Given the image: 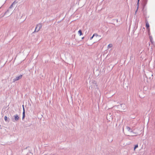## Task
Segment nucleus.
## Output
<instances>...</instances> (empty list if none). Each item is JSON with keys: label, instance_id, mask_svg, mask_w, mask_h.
<instances>
[{"label": "nucleus", "instance_id": "f257e3e1", "mask_svg": "<svg viewBox=\"0 0 155 155\" xmlns=\"http://www.w3.org/2000/svg\"><path fill=\"white\" fill-rule=\"evenodd\" d=\"M42 25L41 23L37 24L35 27V30L33 33L38 31L40 29L42 28Z\"/></svg>", "mask_w": 155, "mask_h": 155}, {"label": "nucleus", "instance_id": "f03ea898", "mask_svg": "<svg viewBox=\"0 0 155 155\" xmlns=\"http://www.w3.org/2000/svg\"><path fill=\"white\" fill-rule=\"evenodd\" d=\"M22 75L21 74H20L19 76H16L13 79V82H14L15 81L19 80L22 78Z\"/></svg>", "mask_w": 155, "mask_h": 155}, {"label": "nucleus", "instance_id": "7ed1b4c3", "mask_svg": "<svg viewBox=\"0 0 155 155\" xmlns=\"http://www.w3.org/2000/svg\"><path fill=\"white\" fill-rule=\"evenodd\" d=\"M117 107L119 109L120 108V107L122 108L121 110L123 111H124L126 108V106L125 104H121L120 105H118Z\"/></svg>", "mask_w": 155, "mask_h": 155}, {"label": "nucleus", "instance_id": "20e7f679", "mask_svg": "<svg viewBox=\"0 0 155 155\" xmlns=\"http://www.w3.org/2000/svg\"><path fill=\"white\" fill-rule=\"evenodd\" d=\"M14 117L15 118V120L17 121L19 119V117L17 114H16L14 116Z\"/></svg>", "mask_w": 155, "mask_h": 155}, {"label": "nucleus", "instance_id": "39448f33", "mask_svg": "<svg viewBox=\"0 0 155 155\" xmlns=\"http://www.w3.org/2000/svg\"><path fill=\"white\" fill-rule=\"evenodd\" d=\"M126 129L128 131L130 132H133V130L130 127L128 126H127L126 127Z\"/></svg>", "mask_w": 155, "mask_h": 155}, {"label": "nucleus", "instance_id": "423d86ee", "mask_svg": "<svg viewBox=\"0 0 155 155\" xmlns=\"http://www.w3.org/2000/svg\"><path fill=\"white\" fill-rule=\"evenodd\" d=\"M22 115H23V116H22V120H23L25 117V110L24 108H23V110Z\"/></svg>", "mask_w": 155, "mask_h": 155}, {"label": "nucleus", "instance_id": "0eeeda50", "mask_svg": "<svg viewBox=\"0 0 155 155\" xmlns=\"http://www.w3.org/2000/svg\"><path fill=\"white\" fill-rule=\"evenodd\" d=\"M147 1L148 0H143V2L144 5H146Z\"/></svg>", "mask_w": 155, "mask_h": 155}, {"label": "nucleus", "instance_id": "6e6552de", "mask_svg": "<svg viewBox=\"0 0 155 155\" xmlns=\"http://www.w3.org/2000/svg\"><path fill=\"white\" fill-rule=\"evenodd\" d=\"M146 27L147 29L149 28V23H148V22H147L146 23Z\"/></svg>", "mask_w": 155, "mask_h": 155}, {"label": "nucleus", "instance_id": "1a4fd4ad", "mask_svg": "<svg viewBox=\"0 0 155 155\" xmlns=\"http://www.w3.org/2000/svg\"><path fill=\"white\" fill-rule=\"evenodd\" d=\"M15 2H14L12 3L11 5L10 6L9 9H11L12 8L13 5L15 4Z\"/></svg>", "mask_w": 155, "mask_h": 155}, {"label": "nucleus", "instance_id": "9d476101", "mask_svg": "<svg viewBox=\"0 0 155 155\" xmlns=\"http://www.w3.org/2000/svg\"><path fill=\"white\" fill-rule=\"evenodd\" d=\"M150 41L151 42V43L153 44V38L152 36H150Z\"/></svg>", "mask_w": 155, "mask_h": 155}, {"label": "nucleus", "instance_id": "9b49d317", "mask_svg": "<svg viewBox=\"0 0 155 155\" xmlns=\"http://www.w3.org/2000/svg\"><path fill=\"white\" fill-rule=\"evenodd\" d=\"M78 34L80 35H82V32L81 30H80L78 31Z\"/></svg>", "mask_w": 155, "mask_h": 155}, {"label": "nucleus", "instance_id": "f8f14e48", "mask_svg": "<svg viewBox=\"0 0 155 155\" xmlns=\"http://www.w3.org/2000/svg\"><path fill=\"white\" fill-rule=\"evenodd\" d=\"M113 46V45L112 44H109L108 45V47L107 48H110L111 47H112Z\"/></svg>", "mask_w": 155, "mask_h": 155}, {"label": "nucleus", "instance_id": "ddd939ff", "mask_svg": "<svg viewBox=\"0 0 155 155\" xmlns=\"http://www.w3.org/2000/svg\"><path fill=\"white\" fill-rule=\"evenodd\" d=\"M138 147V145H136L134 148V149L135 150L136 148Z\"/></svg>", "mask_w": 155, "mask_h": 155}, {"label": "nucleus", "instance_id": "4468645a", "mask_svg": "<svg viewBox=\"0 0 155 155\" xmlns=\"http://www.w3.org/2000/svg\"><path fill=\"white\" fill-rule=\"evenodd\" d=\"M10 11V10L9 9H8L6 12H5V14H7L8 13V12H9Z\"/></svg>", "mask_w": 155, "mask_h": 155}, {"label": "nucleus", "instance_id": "2eb2a0df", "mask_svg": "<svg viewBox=\"0 0 155 155\" xmlns=\"http://www.w3.org/2000/svg\"><path fill=\"white\" fill-rule=\"evenodd\" d=\"M93 36H96V37H97V36H98V35L97 34H96V33H95L93 35Z\"/></svg>", "mask_w": 155, "mask_h": 155}, {"label": "nucleus", "instance_id": "dca6fc26", "mask_svg": "<svg viewBox=\"0 0 155 155\" xmlns=\"http://www.w3.org/2000/svg\"><path fill=\"white\" fill-rule=\"evenodd\" d=\"M7 118H7V116H5V121H6L7 120Z\"/></svg>", "mask_w": 155, "mask_h": 155}, {"label": "nucleus", "instance_id": "f3484780", "mask_svg": "<svg viewBox=\"0 0 155 155\" xmlns=\"http://www.w3.org/2000/svg\"><path fill=\"white\" fill-rule=\"evenodd\" d=\"M139 1H140V0H137V5H139Z\"/></svg>", "mask_w": 155, "mask_h": 155}, {"label": "nucleus", "instance_id": "a211bd4d", "mask_svg": "<svg viewBox=\"0 0 155 155\" xmlns=\"http://www.w3.org/2000/svg\"><path fill=\"white\" fill-rule=\"evenodd\" d=\"M94 37V36H93H93H92L90 38V40H91V39H92V38H93Z\"/></svg>", "mask_w": 155, "mask_h": 155}, {"label": "nucleus", "instance_id": "6ab92c4d", "mask_svg": "<svg viewBox=\"0 0 155 155\" xmlns=\"http://www.w3.org/2000/svg\"><path fill=\"white\" fill-rule=\"evenodd\" d=\"M108 140L109 141H110V142H112V141L113 140L112 139H111V140H109V139H108Z\"/></svg>", "mask_w": 155, "mask_h": 155}, {"label": "nucleus", "instance_id": "aec40b11", "mask_svg": "<svg viewBox=\"0 0 155 155\" xmlns=\"http://www.w3.org/2000/svg\"><path fill=\"white\" fill-rule=\"evenodd\" d=\"M84 38V37H83L82 38V39H83Z\"/></svg>", "mask_w": 155, "mask_h": 155}, {"label": "nucleus", "instance_id": "412c9836", "mask_svg": "<svg viewBox=\"0 0 155 155\" xmlns=\"http://www.w3.org/2000/svg\"><path fill=\"white\" fill-rule=\"evenodd\" d=\"M22 107H23V108H24V105H22Z\"/></svg>", "mask_w": 155, "mask_h": 155}, {"label": "nucleus", "instance_id": "4be33fe9", "mask_svg": "<svg viewBox=\"0 0 155 155\" xmlns=\"http://www.w3.org/2000/svg\"><path fill=\"white\" fill-rule=\"evenodd\" d=\"M13 122H15V120H13Z\"/></svg>", "mask_w": 155, "mask_h": 155}]
</instances>
